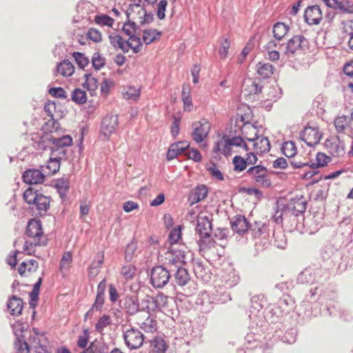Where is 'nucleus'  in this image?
<instances>
[{
  "mask_svg": "<svg viewBox=\"0 0 353 353\" xmlns=\"http://www.w3.org/2000/svg\"><path fill=\"white\" fill-rule=\"evenodd\" d=\"M26 235L32 239L26 241L23 245V251L29 255L34 254L37 246H46L48 239L44 236L41 222L39 220L32 219L28 223L26 231Z\"/></svg>",
  "mask_w": 353,
  "mask_h": 353,
  "instance_id": "f257e3e1",
  "label": "nucleus"
},
{
  "mask_svg": "<svg viewBox=\"0 0 353 353\" xmlns=\"http://www.w3.org/2000/svg\"><path fill=\"white\" fill-rule=\"evenodd\" d=\"M25 201L30 205V208L36 212L37 214L44 216L50 208V197L41 194L39 190L33 188H28L23 194Z\"/></svg>",
  "mask_w": 353,
  "mask_h": 353,
  "instance_id": "f03ea898",
  "label": "nucleus"
},
{
  "mask_svg": "<svg viewBox=\"0 0 353 353\" xmlns=\"http://www.w3.org/2000/svg\"><path fill=\"white\" fill-rule=\"evenodd\" d=\"M244 137L249 141H253L254 151L256 154H263L270 150V143L268 137L257 136L256 128L254 125H245L242 128Z\"/></svg>",
  "mask_w": 353,
  "mask_h": 353,
  "instance_id": "7ed1b4c3",
  "label": "nucleus"
},
{
  "mask_svg": "<svg viewBox=\"0 0 353 353\" xmlns=\"http://www.w3.org/2000/svg\"><path fill=\"white\" fill-rule=\"evenodd\" d=\"M169 297L163 293H159L157 296L147 294L141 300L142 310L149 314L151 312H161L168 307Z\"/></svg>",
  "mask_w": 353,
  "mask_h": 353,
  "instance_id": "20e7f679",
  "label": "nucleus"
},
{
  "mask_svg": "<svg viewBox=\"0 0 353 353\" xmlns=\"http://www.w3.org/2000/svg\"><path fill=\"white\" fill-rule=\"evenodd\" d=\"M150 283L154 288H163L170 281L171 270L164 265H157L150 271Z\"/></svg>",
  "mask_w": 353,
  "mask_h": 353,
  "instance_id": "39448f33",
  "label": "nucleus"
},
{
  "mask_svg": "<svg viewBox=\"0 0 353 353\" xmlns=\"http://www.w3.org/2000/svg\"><path fill=\"white\" fill-rule=\"evenodd\" d=\"M307 44V40L303 35L299 34L292 37L285 45H280L279 49L283 50L284 56L290 58L301 52Z\"/></svg>",
  "mask_w": 353,
  "mask_h": 353,
  "instance_id": "423d86ee",
  "label": "nucleus"
},
{
  "mask_svg": "<svg viewBox=\"0 0 353 353\" xmlns=\"http://www.w3.org/2000/svg\"><path fill=\"white\" fill-rule=\"evenodd\" d=\"M185 260L186 254L183 250L170 249L165 253L163 265L171 271H174L183 267Z\"/></svg>",
  "mask_w": 353,
  "mask_h": 353,
  "instance_id": "0eeeda50",
  "label": "nucleus"
},
{
  "mask_svg": "<svg viewBox=\"0 0 353 353\" xmlns=\"http://www.w3.org/2000/svg\"><path fill=\"white\" fill-rule=\"evenodd\" d=\"M247 174L259 187L269 188L272 185L268 170L264 166L260 165L252 166L247 170Z\"/></svg>",
  "mask_w": 353,
  "mask_h": 353,
  "instance_id": "6e6552de",
  "label": "nucleus"
},
{
  "mask_svg": "<svg viewBox=\"0 0 353 353\" xmlns=\"http://www.w3.org/2000/svg\"><path fill=\"white\" fill-rule=\"evenodd\" d=\"M212 216L199 215L197 217L196 232L199 234V246L203 248L204 239L209 238L212 234Z\"/></svg>",
  "mask_w": 353,
  "mask_h": 353,
  "instance_id": "1a4fd4ad",
  "label": "nucleus"
},
{
  "mask_svg": "<svg viewBox=\"0 0 353 353\" xmlns=\"http://www.w3.org/2000/svg\"><path fill=\"white\" fill-rule=\"evenodd\" d=\"M123 339L127 347L130 350L141 347L144 341L143 334L138 329L131 328L123 334Z\"/></svg>",
  "mask_w": 353,
  "mask_h": 353,
  "instance_id": "9d476101",
  "label": "nucleus"
},
{
  "mask_svg": "<svg viewBox=\"0 0 353 353\" xmlns=\"http://www.w3.org/2000/svg\"><path fill=\"white\" fill-rule=\"evenodd\" d=\"M192 138L196 143H201L208 135L210 125L206 119H203L199 121L194 122L192 125Z\"/></svg>",
  "mask_w": 353,
  "mask_h": 353,
  "instance_id": "9b49d317",
  "label": "nucleus"
},
{
  "mask_svg": "<svg viewBox=\"0 0 353 353\" xmlns=\"http://www.w3.org/2000/svg\"><path fill=\"white\" fill-rule=\"evenodd\" d=\"M322 137L318 127L306 126L300 132V139L309 146L317 145Z\"/></svg>",
  "mask_w": 353,
  "mask_h": 353,
  "instance_id": "f8f14e48",
  "label": "nucleus"
},
{
  "mask_svg": "<svg viewBox=\"0 0 353 353\" xmlns=\"http://www.w3.org/2000/svg\"><path fill=\"white\" fill-rule=\"evenodd\" d=\"M325 147L333 157H341L345 154V143L338 137L327 139L325 141Z\"/></svg>",
  "mask_w": 353,
  "mask_h": 353,
  "instance_id": "ddd939ff",
  "label": "nucleus"
},
{
  "mask_svg": "<svg viewBox=\"0 0 353 353\" xmlns=\"http://www.w3.org/2000/svg\"><path fill=\"white\" fill-rule=\"evenodd\" d=\"M120 307L130 316H133L139 312L143 311L140 307L139 299L135 295H126L120 300Z\"/></svg>",
  "mask_w": 353,
  "mask_h": 353,
  "instance_id": "4468645a",
  "label": "nucleus"
},
{
  "mask_svg": "<svg viewBox=\"0 0 353 353\" xmlns=\"http://www.w3.org/2000/svg\"><path fill=\"white\" fill-rule=\"evenodd\" d=\"M306 206L307 202L303 196L294 198L285 205V212L296 216L305 212Z\"/></svg>",
  "mask_w": 353,
  "mask_h": 353,
  "instance_id": "2eb2a0df",
  "label": "nucleus"
},
{
  "mask_svg": "<svg viewBox=\"0 0 353 353\" xmlns=\"http://www.w3.org/2000/svg\"><path fill=\"white\" fill-rule=\"evenodd\" d=\"M50 137V143L54 147L50 148L53 151L52 154L58 153L61 157H65V150L63 148L70 146L72 143V139L70 135H63L61 137L55 138L52 135Z\"/></svg>",
  "mask_w": 353,
  "mask_h": 353,
  "instance_id": "dca6fc26",
  "label": "nucleus"
},
{
  "mask_svg": "<svg viewBox=\"0 0 353 353\" xmlns=\"http://www.w3.org/2000/svg\"><path fill=\"white\" fill-rule=\"evenodd\" d=\"M323 19L321 9L318 5L308 6L304 12V19L309 25H318Z\"/></svg>",
  "mask_w": 353,
  "mask_h": 353,
  "instance_id": "f3484780",
  "label": "nucleus"
},
{
  "mask_svg": "<svg viewBox=\"0 0 353 353\" xmlns=\"http://www.w3.org/2000/svg\"><path fill=\"white\" fill-rule=\"evenodd\" d=\"M118 125V116L107 114L102 120L101 132L105 137L108 138L116 130Z\"/></svg>",
  "mask_w": 353,
  "mask_h": 353,
  "instance_id": "a211bd4d",
  "label": "nucleus"
},
{
  "mask_svg": "<svg viewBox=\"0 0 353 353\" xmlns=\"http://www.w3.org/2000/svg\"><path fill=\"white\" fill-rule=\"evenodd\" d=\"M46 176L43 170L29 169L23 174V180L28 184H39L45 180Z\"/></svg>",
  "mask_w": 353,
  "mask_h": 353,
  "instance_id": "6ab92c4d",
  "label": "nucleus"
},
{
  "mask_svg": "<svg viewBox=\"0 0 353 353\" xmlns=\"http://www.w3.org/2000/svg\"><path fill=\"white\" fill-rule=\"evenodd\" d=\"M231 228L236 233L243 235L248 232L249 223L244 216L236 215L230 221Z\"/></svg>",
  "mask_w": 353,
  "mask_h": 353,
  "instance_id": "aec40b11",
  "label": "nucleus"
},
{
  "mask_svg": "<svg viewBox=\"0 0 353 353\" xmlns=\"http://www.w3.org/2000/svg\"><path fill=\"white\" fill-rule=\"evenodd\" d=\"M110 43L114 49H121L123 53L128 52L132 43H128V41L124 40L121 35L117 32H113L108 36Z\"/></svg>",
  "mask_w": 353,
  "mask_h": 353,
  "instance_id": "412c9836",
  "label": "nucleus"
},
{
  "mask_svg": "<svg viewBox=\"0 0 353 353\" xmlns=\"http://www.w3.org/2000/svg\"><path fill=\"white\" fill-rule=\"evenodd\" d=\"M32 147L37 150H46L51 148L50 137L48 134L44 136L35 135L31 138Z\"/></svg>",
  "mask_w": 353,
  "mask_h": 353,
  "instance_id": "4be33fe9",
  "label": "nucleus"
},
{
  "mask_svg": "<svg viewBox=\"0 0 353 353\" xmlns=\"http://www.w3.org/2000/svg\"><path fill=\"white\" fill-rule=\"evenodd\" d=\"M63 157L54 154V157H50L46 165L41 166V170L46 174H53L59 171L60 168L59 160Z\"/></svg>",
  "mask_w": 353,
  "mask_h": 353,
  "instance_id": "5701e85b",
  "label": "nucleus"
},
{
  "mask_svg": "<svg viewBox=\"0 0 353 353\" xmlns=\"http://www.w3.org/2000/svg\"><path fill=\"white\" fill-rule=\"evenodd\" d=\"M208 194V190L205 185H199L194 188L188 197V201L191 205L196 203L204 199Z\"/></svg>",
  "mask_w": 353,
  "mask_h": 353,
  "instance_id": "b1692460",
  "label": "nucleus"
},
{
  "mask_svg": "<svg viewBox=\"0 0 353 353\" xmlns=\"http://www.w3.org/2000/svg\"><path fill=\"white\" fill-rule=\"evenodd\" d=\"M7 306L12 316H19L21 314L23 309V301L20 298L13 295L8 300Z\"/></svg>",
  "mask_w": 353,
  "mask_h": 353,
  "instance_id": "393cba45",
  "label": "nucleus"
},
{
  "mask_svg": "<svg viewBox=\"0 0 353 353\" xmlns=\"http://www.w3.org/2000/svg\"><path fill=\"white\" fill-rule=\"evenodd\" d=\"M172 272H174V281L178 285L184 286L190 281V274L183 267L178 268Z\"/></svg>",
  "mask_w": 353,
  "mask_h": 353,
  "instance_id": "a878e982",
  "label": "nucleus"
},
{
  "mask_svg": "<svg viewBox=\"0 0 353 353\" xmlns=\"http://www.w3.org/2000/svg\"><path fill=\"white\" fill-rule=\"evenodd\" d=\"M239 276L234 270H230L221 276V281L227 288H232L239 282Z\"/></svg>",
  "mask_w": 353,
  "mask_h": 353,
  "instance_id": "bb28decb",
  "label": "nucleus"
},
{
  "mask_svg": "<svg viewBox=\"0 0 353 353\" xmlns=\"http://www.w3.org/2000/svg\"><path fill=\"white\" fill-rule=\"evenodd\" d=\"M103 254L97 253L94 260L92 262L88 271V276L92 278L97 276L100 272V268L103 263Z\"/></svg>",
  "mask_w": 353,
  "mask_h": 353,
  "instance_id": "cd10ccee",
  "label": "nucleus"
},
{
  "mask_svg": "<svg viewBox=\"0 0 353 353\" xmlns=\"http://www.w3.org/2000/svg\"><path fill=\"white\" fill-rule=\"evenodd\" d=\"M108 346L104 342L94 340L90 343L89 347L81 353H108Z\"/></svg>",
  "mask_w": 353,
  "mask_h": 353,
  "instance_id": "c85d7f7f",
  "label": "nucleus"
},
{
  "mask_svg": "<svg viewBox=\"0 0 353 353\" xmlns=\"http://www.w3.org/2000/svg\"><path fill=\"white\" fill-rule=\"evenodd\" d=\"M137 323L140 328L145 332L153 333L157 330V321L155 317L152 316L150 314L143 321Z\"/></svg>",
  "mask_w": 353,
  "mask_h": 353,
  "instance_id": "c756f323",
  "label": "nucleus"
},
{
  "mask_svg": "<svg viewBox=\"0 0 353 353\" xmlns=\"http://www.w3.org/2000/svg\"><path fill=\"white\" fill-rule=\"evenodd\" d=\"M57 71L63 77H70L74 72V67L68 60H63L57 65Z\"/></svg>",
  "mask_w": 353,
  "mask_h": 353,
  "instance_id": "7c9ffc66",
  "label": "nucleus"
},
{
  "mask_svg": "<svg viewBox=\"0 0 353 353\" xmlns=\"http://www.w3.org/2000/svg\"><path fill=\"white\" fill-rule=\"evenodd\" d=\"M274 68L269 63L259 62L256 65L258 74L263 79L270 77L274 73Z\"/></svg>",
  "mask_w": 353,
  "mask_h": 353,
  "instance_id": "2f4dec72",
  "label": "nucleus"
},
{
  "mask_svg": "<svg viewBox=\"0 0 353 353\" xmlns=\"http://www.w3.org/2000/svg\"><path fill=\"white\" fill-rule=\"evenodd\" d=\"M196 303L202 307V310L208 312L212 308V303L210 301V296L206 292H201L196 300Z\"/></svg>",
  "mask_w": 353,
  "mask_h": 353,
  "instance_id": "473e14b6",
  "label": "nucleus"
},
{
  "mask_svg": "<svg viewBox=\"0 0 353 353\" xmlns=\"http://www.w3.org/2000/svg\"><path fill=\"white\" fill-rule=\"evenodd\" d=\"M227 139L226 136H223L219 141L215 143L213 148V152L217 153L221 152L225 156L230 154L231 149L230 145H226Z\"/></svg>",
  "mask_w": 353,
  "mask_h": 353,
  "instance_id": "72a5a7b5",
  "label": "nucleus"
},
{
  "mask_svg": "<svg viewBox=\"0 0 353 353\" xmlns=\"http://www.w3.org/2000/svg\"><path fill=\"white\" fill-rule=\"evenodd\" d=\"M289 30V27L284 23L277 22L273 27L274 37L280 41L287 34Z\"/></svg>",
  "mask_w": 353,
  "mask_h": 353,
  "instance_id": "f704fd0d",
  "label": "nucleus"
},
{
  "mask_svg": "<svg viewBox=\"0 0 353 353\" xmlns=\"http://www.w3.org/2000/svg\"><path fill=\"white\" fill-rule=\"evenodd\" d=\"M150 348L156 353H163L167 350V345L161 337H155L150 341Z\"/></svg>",
  "mask_w": 353,
  "mask_h": 353,
  "instance_id": "c9c22d12",
  "label": "nucleus"
},
{
  "mask_svg": "<svg viewBox=\"0 0 353 353\" xmlns=\"http://www.w3.org/2000/svg\"><path fill=\"white\" fill-rule=\"evenodd\" d=\"M72 261V256L70 252H65L59 263V270L65 274L70 269Z\"/></svg>",
  "mask_w": 353,
  "mask_h": 353,
  "instance_id": "e433bc0d",
  "label": "nucleus"
},
{
  "mask_svg": "<svg viewBox=\"0 0 353 353\" xmlns=\"http://www.w3.org/2000/svg\"><path fill=\"white\" fill-rule=\"evenodd\" d=\"M281 150L283 154L288 159L294 157V156L296 154V148L295 143L292 141L284 142Z\"/></svg>",
  "mask_w": 353,
  "mask_h": 353,
  "instance_id": "4c0bfd02",
  "label": "nucleus"
},
{
  "mask_svg": "<svg viewBox=\"0 0 353 353\" xmlns=\"http://www.w3.org/2000/svg\"><path fill=\"white\" fill-rule=\"evenodd\" d=\"M251 308L257 312H259L266 303V300L263 295L259 294L253 296L251 299Z\"/></svg>",
  "mask_w": 353,
  "mask_h": 353,
  "instance_id": "58836bf2",
  "label": "nucleus"
},
{
  "mask_svg": "<svg viewBox=\"0 0 353 353\" xmlns=\"http://www.w3.org/2000/svg\"><path fill=\"white\" fill-rule=\"evenodd\" d=\"M336 4V10L338 9L345 14H353V1L350 0H338Z\"/></svg>",
  "mask_w": 353,
  "mask_h": 353,
  "instance_id": "ea45409f",
  "label": "nucleus"
},
{
  "mask_svg": "<svg viewBox=\"0 0 353 353\" xmlns=\"http://www.w3.org/2000/svg\"><path fill=\"white\" fill-rule=\"evenodd\" d=\"M281 313V311L277 307H268L265 310L264 317L271 323H274L279 320Z\"/></svg>",
  "mask_w": 353,
  "mask_h": 353,
  "instance_id": "a19ab883",
  "label": "nucleus"
},
{
  "mask_svg": "<svg viewBox=\"0 0 353 353\" xmlns=\"http://www.w3.org/2000/svg\"><path fill=\"white\" fill-rule=\"evenodd\" d=\"M72 100L77 104H84L87 101L86 92L80 88L74 89L72 93Z\"/></svg>",
  "mask_w": 353,
  "mask_h": 353,
  "instance_id": "79ce46f5",
  "label": "nucleus"
},
{
  "mask_svg": "<svg viewBox=\"0 0 353 353\" xmlns=\"http://www.w3.org/2000/svg\"><path fill=\"white\" fill-rule=\"evenodd\" d=\"M84 78L85 82L83 83V86L91 92H94L98 88L97 79L90 74H85Z\"/></svg>",
  "mask_w": 353,
  "mask_h": 353,
  "instance_id": "37998d69",
  "label": "nucleus"
},
{
  "mask_svg": "<svg viewBox=\"0 0 353 353\" xmlns=\"http://www.w3.org/2000/svg\"><path fill=\"white\" fill-rule=\"evenodd\" d=\"M293 159H289V163L290 165L294 169L296 168H302L304 167H312L310 165L309 161H302L301 156H294V157H292Z\"/></svg>",
  "mask_w": 353,
  "mask_h": 353,
  "instance_id": "c03bdc74",
  "label": "nucleus"
},
{
  "mask_svg": "<svg viewBox=\"0 0 353 353\" xmlns=\"http://www.w3.org/2000/svg\"><path fill=\"white\" fill-rule=\"evenodd\" d=\"M54 186L57 189L60 196L63 198L69 188V181L65 179H59L56 181Z\"/></svg>",
  "mask_w": 353,
  "mask_h": 353,
  "instance_id": "a18cd8bd",
  "label": "nucleus"
},
{
  "mask_svg": "<svg viewBox=\"0 0 353 353\" xmlns=\"http://www.w3.org/2000/svg\"><path fill=\"white\" fill-rule=\"evenodd\" d=\"M137 249V242L133 239L130 243H128L125 250V260L130 262L132 260L135 252Z\"/></svg>",
  "mask_w": 353,
  "mask_h": 353,
  "instance_id": "49530a36",
  "label": "nucleus"
},
{
  "mask_svg": "<svg viewBox=\"0 0 353 353\" xmlns=\"http://www.w3.org/2000/svg\"><path fill=\"white\" fill-rule=\"evenodd\" d=\"M159 35L160 32L154 29L145 30L143 32V40L145 44L148 45L152 43Z\"/></svg>",
  "mask_w": 353,
  "mask_h": 353,
  "instance_id": "de8ad7c7",
  "label": "nucleus"
},
{
  "mask_svg": "<svg viewBox=\"0 0 353 353\" xmlns=\"http://www.w3.org/2000/svg\"><path fill=\"white\" fill-rule=\"evenodd\" d=\"M92 64L96 70H100L105 64V59L100 53L95 52L92 57Z\"/></svg>",
  "mask_w": 353,
  "mask_h": 353,
  "instance_id": "09e8293b",
  "label": "nucleus"
},
{
  "mask_svg": "<svg viewBox=\"0 0 353 353\" xmlns=\"http://www.w3.org/2000/svg\"><path fill=\"white\" fill-rule=\"evenodd\" d=\"M207 170L210 172L212 177L215 178L219 181L223 180V175L222 172L219 170L217 165L211 162L206 166Z\"/></svg>",
  "mask_w": 353,
  "mask_h": 353,
  "instance_id": "8fccbe9b",
  "label": "nucleus"
},
{
  "mask_svg": "<svg viewBox=\"0 0 353 353\" xmlns=\"http://www.w3.org/2000/svg\"><path fill=\"white\" fill-rule=\"evenodd\" d=\"M232 163L234 165V170L236 172L243 171L247 167L246 160L241 156H235L233 158Z\"/></svg>",
  "mask_w": 353,
  "mask_h": 353,
  "instance_id": "3c124183",
  "label": "nucleus"
},
{
  "mask_svg": "<svg viewBox=\"0 0 353 353\" xmlns=\"http://www.w3.org/2000/svg\"><path fill=\"white\" fill-rule=\"evenodd\" d=\"M330 157L327 155H325L323 153L318 152L316 156V163H312L310 164L312 167H310L311 169L317 168L319 167H323L327 165V159H329Z\"/></svg>",
  "mask_w": 353,
  "mask_h": 353,
  "instance_id": "603ef678",
  "label": "nucleus"
},
{
  "mask_svg": "<svg viewBox=\"0 0 353 353\" xmlns=\"http://www.w3.org/2000/svg\"><path fill=\"white\" fill-rule=\"evenodd\" d=\"M334 125L338 132H343L348 124L346 116L338 117L334 119Z\"/></svg>",
  "mask_w": 353,
  "mask_h": 353,
  "instance_id": "864d4df0",
  "label": "nucleus"
},
{
  "mask_svg": "<svg viewBox=\"0 0 353 353\" xmlns=\"http://www.w3.org/2000/svg\"><path fill=\"white\" fill-rule=\"evenodd\" d=\"M110 324V317L108 315L101 316L95 324V330L101 333L103 329Z\"/></svg>",
  "mask_w": 353,
  "mask_h": 353,
  "instance_id": "5fc2aeb1",
  "label": "nucleus"
},
{
  "mask_svg": "<svg viewBox=\"0 0 353 353\" xmlns=\"http://www.w3.org/2000/svg\"><path fill=\"white\" fill-rule=\"evenodd\" d=\"M128 43H132L131 48L133 50L134 53H138L141 50L143 44L141 41V39L137 36H131L129 39L127 41Z\"/></svg>",
  "mask_w": 353,
  "mask_h": 353,
  "instance_id": "6e6d98bb",
  "label": "nucleus"
},
{
  "mask_svg": "<svg viewBox=\"0 0 353 353\" xmlns=\"http://www.w3.org/2000/svg\"><path fill=\"white\" fill-rule=\"evenodd\" d=\"M72 56L81 68H84L89 63V59L83 53L75 52L72 54Z\"/></svg>",
  "mask_w": 353,
  "mask_h": 353,
  "instance_id": "4d7b16f0",
  "label": "nucleus"
},
{
  "mask_svg": "<svg viewBox=\"0 0 353 353\" xmlns=\"http://www.w3.org/2000/svg\"><path fill=\"white\" fill-rule=\"evenodd\" d=\"M94 21L97 24L111 27L113 25L114 20L108 15L102 14L97 15L94 18Z\"/></svg>",
  "mask_w": 353,
  "mask_h": 353,
  "instance_id": "13d9d810",
  "label": "nucleus"
},
{
  "mask_svg": "<svg viewBox=\"0 0 353 353\" xmlns=\"http://www.w3.org/2000/svg\"><path fill=\"white\" fill-rule=\"evenodd\" d=\"M226 145L243 147L245 150H248L247 144L245 143L243 139L241 137H234L232 139H229L226 137Z\"/></svg>",
  "mask_w": 353,
  "mask_h": 353,
  "instance_id": "bf43d9fd",
  "label": "nucleus"
},
{
  "mask_svg": "<svg viewBox=\"0 0 353 353\" xmlns=\"http://www.w3.org/2000/svg\"><path fill=\"white\" fill-rule=\"evenodd\" d=\"M230 47V41H229V39L227 38L223 39L220 43V48L219 50V53L221 59L226 58Z\"/></svg>",
  "mask_w": 353,
  "mask_h": 353,
  "instance_id": "052dcab7",
  "label": "nucleus"
},
{
  "mask_svg": "<svg viewBox=\"0 0 353 353\" xmlns=\"http://www.w3.org/2000/svg\"><path fill=\"white\" fill-rule=\"evenodd\" d=\"M136 268L134 265L129 264L122 267L121 274L127 279H132L135 275Z\"/></svg>",
  "mask_w": 353,
  "mask_h": 353,
  "instance_id": "680f3d73",
  "label": "nucleus"
},
{
  "mask_svg": "<svg viewBox=\"0 0 353 353\" xmlns=\"http://www.w3.org/2000/svg\"><path fill=\"white\" fill-rule=\"evenodd\" d=\"M49 93L52 96L57 97V98H59V99H65L67 98V93H66L65 90L63 88H61V87L51 88L49 90Z\"/></svg>",
  "mask_w": 353,
  "mask_h": 353,
  "instance_id": "e2e57ef3",
  "label": "nucleus"
},
{
  "mask_svg": "<svg viewBox=\"0 0 353 353\" xmlns=\"http://www.w3.org/2000/svg\"><path fill=\"white\" fill-rule=\"evenodd\" d=\"M288 213L285 212V205L283 207L282 209L279 210L277 209L275 211V213L272 216V219L277 224H281L283 221V216H288Z\"/></svg>",
  "mask_w": 353,
  "mask_h": 353,
  "instance_id": "0e129e2a",
  "label": "nucleus"
},
{
  "mask_svg": "<svg viewBox=\"0 0 353 353\" xmlns=\"http://www.w3.org/2000/svg\"><path fill=\"white\" fill-rule=\"evenodd\" d=\"M88 37L94 42L99 43L102 40L101 33L95 28H90L87 33Z\"/></svg>",
  "mask_w": 353,
  "mask_h": 353,
  "instance_id": "69168bd1",
  "label": "nucleus"
},
{
  "mask_svg": "<svg viewBox=\"0 0 353 353\" xmlns=\"http://www.w3.org/2000/svg\"><path fill=\"white\" fill-rule=\"evenodd\" d=\"M167 6V0H161L157 5V15L160 20H162L165 18V12Z\"/></svg>",
  "mask_w": 353,
  "mask_h": 353,
  "instance_id": "338daca9",
  "label": "nucleus"
},
{
  "mask_svg": "<svg viewBox=\"0 0 353 353\" xmlns=\"http://www.w3.org/2000/svg\"><path fill=\"white\" fill-rule=\"evenodd\" d=\"M108 293L109 299L111 303H114L119 301V294L114 284L109 285Z\"/></svg>",
  "mask_w": 353,
  "mask_h": 353,
  "instance_id": "774afa93",
  "label": "nucleus"
}]
</instances>
